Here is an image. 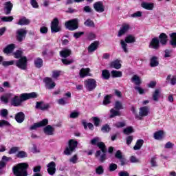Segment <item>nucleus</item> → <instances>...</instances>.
Segmentation results:
<instances>
[{
  "instance_id": "a878e982",
  "label": "nucleus",
  "mask_w": 176,
  "mask_h": 176,
  "mask_svg": "<svg viewBox=\"0 0 176 176\" xmlns=\"http://www.w3.org/2000/svg\"><path fill=\"white\" fill-rule=\"evenodd\" d=\"M34 63L36 68H42L43 67V60L41 58H35Z\"/></svg>"
},
{
  "instance_id": "4468645a",
  "label": "nucleus",
  "mask_w": 176,
  "mask_h": 176,
  "mask_svg": "<svg viewBox=\"0 0 176 176\" xmlns=\"http://www.w3.org/2000/svg\"><path fill=\"white\" fill-rule=\"evenodd\" d=\"M47 171L50 175H54L56 174V162H51L47 165Z\"/></svg>"
},
{
  "instance_id": "c03bdc74",
  "label": "nucleus",
  "mask_w": 176,
  "mask_h": 176,
  "mask_svg": "<svg viewBox=\"0 0 176 176\" xmlns=\"http://www.w3.org/2000/svg\"><path fill=\"white\" fill-rule=\"evenodd\" d=\"M27 153L23 151H19L16 154V157H18L19 159H24V157H27Z\"/></svg>"
},
{
  "instance_id": "ddd939ff",
  "label": "nucleus",
  "mask_w": 176,
  "mask_h": 176,
  "mask_svg": "<svg viewBox=\"0 0 176 176\" xmlns=\"http://www.w3.org/2000/svg\"><path fill=\"white\" fill-rule=\"evenodd\" d=\"M149 113V107L145 106L140 108L139 116H138L136 118L141 120V118H144L145 116H148Z\"/></svg>"
},
{
  "instance_id": "20e7f679",
  "label": "nucleus",
  "mask_w": 176,
  "mask_h": 176,
  "mask_svg": "<svg viewBox=\"0 0 176 176\" xmlns=\"http://www.w3.org/2000/svg\"><path fill=\"white\" fill-rule=\"evenodd\" d=\"M78 146V142L74 140H70L69 141V146L67 147L64 153L65 155H69L74 151H75V148H76Z\"/></svg>"
},
{
  "instance_id": "c85d7f7f",
  "label": "nucleus",
  "mask_w": 176,
  "mask_h": 176,
  "mask_svg": "<svg viewBox=\"0 0 176 176\" xmlns=\"http://www.w3.org/2000/svg\"><path fill=\"white\" fill-rule=\"evenodd\" d=\"M170 45L172 46V47L175 48L176 47V33H172L170 34Z\"/></svg>"
},
{
  "instance_id": "393cba45",
  "label": "nucleus",
  "mask_w": 176,
  "mask_h": 176,
  "mask_svg": "<svg viewBox=\"0 0 176 176\" xmlns=\"http://www.w3.org/2000/svg\"><path fill=\"white\" fill-rule=\"evenodd\" d=\"M90 69L89 68H82L80 70V73H79V75H80V78H85V76H90Z\"/></svg>"
},
{
  "instance_id": "09e8293b",
  "label": "nucleus",
  "mask_w": 176,
  "mask_h": 176,
  "mask_svg": "<svg viewBox=\"0 0 176 176\" xmlns=\"http://www.w3.org/2000/svg\"><path fill=\"white\" fill-rule=\"evenodd\" d=\"M101 130L102 133H109L111 131V127L108 124H106L101 128Z\"/></svg>"
},
{
  "instance_id": "052dcab7",
  "label": "nucleus",
  "mask_w": 176,
  "mask_h": 176,
  "mask_svg": "<svg viewBox=\"0 0 176 176\" xmlns=\"http://www.w3.org/2000/svg\"><path fill=\"white\" fill-rule=\"evenodd\" d=\"M114 126L118 129H120L122 127H124V126H126V123L124 122H118L114 124Z\"/></svg>"
},
{
  "instance_id": "3c124183",
  "label": "nucleus",
  "mask_w": 176,
  "mask_h": 176,
  "mask_svg": "<svg viewBox=\"0 0 176 176\" xmlns=\"http://www.w3.org/2000/svg\"><path fill=\"white\" fill-rule=\"evenodd\" d=\"M61 61L63 64H65V65H69L70 64L74 63L75 60L74 59L68 60L67 58H63L61 60Z\"/></svg>"
},
{
  "instance_id": "49530a36",
  "label": "nucleus",
  "mask_w": 176,
  "mask_h": 176,
  "mask_svg": "<svg viewBox=\"0 0 176 176\" xmlns=\"http://www.w3.org/2000/svg\"><path fill=\"white\" fill-rule=\"evenodd\" d=\"M84 25H86V27H95L94 21L91 19H87L84 23Z\"/></svg>"
},
{
  "instance_id": "4c0bfd02",
  "label": "nucleus",
  "mask_w": 176,
  "mask_h": 176,
  "mask_svg": "<svg viewBox=\"0 0 176 176\" xmlns=\"http://www.w3.org/2000/svg\"><path fill=\"white\" fill-rule=\"evenodd\" d=\"M111 76L113 78H122V73L120 71L113 70L111 71Z\"/></svg>"
},
{
  "instance_id": "338daca9",
  "label": "nucleus",
  "mask_w": 176,
  "mask_h": 176,
  "mask_svg": "<svg viewBox=\"0 0 176 176\" xmlns=\"http://www.w3.org/2000/svg\"><path fill=\"white\" fill-rule=\"evenodd\" d=\"M69 162L70 163H73V164L78 163V155H74L72 158H70Z\"/></svg>"
},
{
  "instance_id": "8fccbe9b",
  "label": "nucleus",
  "mask_w": 176,
  "mask_h": 176,
  "mask_svg": "<svg viewBox=\"0 0 176 176\" xmlns=\"http://www.w3.org/2000/svg\"><path fill=\"white\" fill-rule=\"evenodd\" d=\"M115 109L117 111H120V109H123V105L120 101H116L114 106Z\"/></svg>"
},
{
  "instance_id": "f03ea898",
  "label": "nucleus",
  "mask_w": 176,
  "mask_h": 176,
  "mask_svg": "<svg viewBox=\"0 0 176 176\" xmlns=\"http://www.w3.org/2000/svg\"><path fill=\"white\" fill-rule=\"evenodd\" d=\"M134 42H135V36L131 34L126 36L125 40H121L120 45L123 52H124V53H129L127 43H134Z\"/></svg>"
},
{
  "instance_id": "b1692460",
  "label": "nucleus",
  "mask_w": 176,
  "mask_h": 176,
  "mask_svg": "<svg viewBox=\"0 0 176 176\" xmlns=\"http://www.w3.org/2000/svg\"><path fill=\"white\" fill-rule=\"evenodd\" d=\"M72 53V51H71L70 49H63L62 51L60 52V56L63 58H67V57H69Z\"/></svg>"
},
{
  "instance_id": "680f3d73",
  "label": "nucleus",
  "mask_w": 176,
  "mask_h": 176,
  "mask_svg": "<svg viewBox=\"0 0 176 176\" xmlns=\"http://www.w3.org/2000/svg\"><path fill=\"white\" fill-rule=\"evenodd\" d=\"M142 16V12L138 11L131 15V17H133V19H135L137 17H141Z\"/></svg>"
},
{
  "instance_id": "0e129e2a",
  "label": "nucleus",
  "mask_w": 176,
  "mask_h": 176,
  "mask_svg": "<svg viewBox=\"0 0 176 176\" xmlns=\"http://www.w3.org/2000/svg\"><path fill=\"white\" fill-rule=\"evenodd\" d=\"M14 58H21V56H23V52L22 51H16L14 53Z\"/></svg>"
},
{
  "instance_id": "dca6fc26",
  "label": "nucleus",
  "mask_w": 176,
  "mask_h": 176,
  "mask_svg": "<svg viewBox=\"0 0 176 176\" xmlns=\"http://www.w3.org/2000/svg\"><path fill=\"white\" fill-rule=\"evenodd\" d=\"M35 108L36 109H41V111H46L50 108V105L45 104L43 102H36Z\"/></svg>"
},
{
  "instance_id": "13d9d810",
  "label": "nucleus",
  "mask_w": 176,
  "mask_h": 176,
  "mask_svg": "<svg viewBox=\"0 0 176 176\" xmlns=\"http://www.w3.org/2000/svg\"><path fill=\"white\" fill-rule=\"evenodd\" d=\"M21 101L23 102V101H27V100H30L28 94H23L20 96Z\"/></svg>"
},
{
  "instance_id": "c9c22d12",
  "label": "nucleus",
  "mask_w": 176,
  "mask_h": 176,
  "mask_svg": "<svg viewBox=\"0 0 176 176\" xmlns=\"http://www.w3.org/2000/svg\"><path fill=\"white\" fill-rule=\"evenodd\" d=\"M131 82H134L135 85L140 86V84L141 83V79L140 78V76L134 75L131 78Z\"/></svg>"
},
{
  "instance_id": "6e6552de",
  "label": "nucleus",
  "mask_w": 176,
  "mask_h": 176,
  "mask_svg": "<svg viewBox=\"0 0 176 176\" xmlns=\"http://www.w3.org/2000/svg\"><path fill=\"white\" fill-rule=\"evenodd\" d=\"M49 123L48 119H43L42 121L34 123L33 125L30 126V130H36L37 129H39V127H45V126H47Z\"/></svg>"
},
{
  "instance_id": "a211bd4d",
  "label": "nucleus",
  "mask_w": 176,
  "mask_h": 176,
  "mask_svg": "<svg viewBox=\"0 0 176 176\" xmlns=\"http://www.w3.org/2000/svg\"><path fill=\"white\" fill-rule=\"evenodd\" d=\"M160 41L159 39H157V38H153L149 45V47L151 49H155V50H157V49H159L160 47Z\"/></svg>"
},
{
  "instance_id": "aec40b11",
  "label": "nucleus",
  "mask_w": 176,
  "mask_h": 176,
  "mask_svg": "<svg viewBox=\"0 0 176 176\" xmlns=\"http://www.w3.org/2000/svg\"><path fill=\"white\" fill-rule=\"evenodd\" d=\"M43 131L46 135H53L54 134V128L52 125H47L43 128Z\"/></svg>"
},
{
  "instance_id": "e2e57ef3",
  "label": "nucleus",
  "mask_w": 176,
  "mask_h": 176,
  "mask_svg": "<svg viewBox=\"0 0 176 176\" xmlns=\"http://www.w3.org/2000/svg\"><path fill=\"white\" fill-rule=\"evenodd\" d=\"M82 35H85V32H78L74 34V38L76 39H78V38H80Z\"/></svg>"
},
{
  "instance_id": "0eeeda50",
  "label": "nucleus",
  "mask_w": 176,
  "mask_h": 176,
  "mask_svg": "<svg viewBox=\"0 0 176 176\" xmlns=\"http://www.w3.org/2000/svg\"><path fill=\"white\" fill-rule=\"evenodd\" d=\"M28 60H27V57L23 56L16 62V65L20 69L25 71L28 67Z\"/></svg>"
},
{
  "instance_id": "72a5a7b5",
  "label": "nucleus",
  "mask_w": 176,
  "mask_h": 176,
  "mask_svg": "<svg viewBox=\"0 0 176 176\" xmlns=\"http://www.w3.org/2000/svg\"><path fill=\"white\" fill-rule=\"evenodd\" d=\"M160 89H155L154 93L153 94V101H159V98H160Z\"/></svg>"
},
{
  "instance_id": "4d7b16f0",
  "label": "nucleus",
  "mask_w": 176,
  "mask_h": 176,
  "mask_svg": "<svg viewBox=\"0 0 176 176\" xmlns=\"http://www.w3.org/2000/svg\"><path fill=\"white\" fill-rule=\"evenodd\" d=\"M94 126H96V127H98V126H100V118H98V117H93L92 118Z\"/></svg>"
},
{
  "instance_id": "2f4dec72",
  "label": "nucleus",
  "mask_w": 176,
  "mask_h": 176,
  "mask_svg": "<svg viewBox=\"0 0 176 176\" xmlns=\"http://www.w3.org/2000/svg\"><path fill=\"white\" fill-rule=\"evenodd\" d=\"M159 65V60H157V57L153 56L150 60V67H155Z\"/></svg>"
},
{
  "instance_id": "603ef678",
  "label": "nucleus",
  "mask_w": 176,
  "mask_h": 176,
  "mask_svg": "<svg viewBox=\"0 0 176 176\" xmlns=\"http://www.w3.org/2000/svg\"><path fill=\"white\" fill-rule=\"evenodd\" d=\"M1 21L4 23H10V21H13V16H3L1 17Z\"/></svg>"
},
{
  "instance_id": "9b49d317",
  "label": "nucleus",
  "mask_w": 176,
  "mask_h": 176,
  "mask_svg": "<svg viewBox=\"0 0 176 176\" xmlns=\"http://www.w3.org/2000/svg\"><path fill=\"white\" fill-rule=\"evenodd\" d=\"M129 30H130V24L129 23H124L122 24V27L120 28L118 36V38H120V36H123L124 34H126V32H129Z\"/></svg>"
},
{
  "instance_id": "412c9836",
  "label": "nucleus",
  "mask_w": 176,
  "mask_h": 176,
  "mask_svg": "<svg viewBox=\"0 0 176 176\" xmlns=\"http://www.w3.org/2000/svg\"><path fill=\"white\" fill-rule=\"evenodd\" d=\"M98 45H100V43L97 41L92 43L89 47H88V53H93V52H96L98 47Z\"/></svg>"
},
{
  "instance_id": "5701e85b",
  "label": "nucleus",
  "mask_w": 176,
  "mask_h": 176,
  "mask_svg": "<svg viewBox=\"0 0 176 176\" xmlns=\"http://www.w3.org/2000/svg\"><path fill=\"white\" fill-rule=\"evenodd\" d=\"M110 67L111 68H115V69H120L122 68V64L120 63V60L116 59V60L111 62Z\"/></svg>"
},
{
  "instance_id": "423d86ee",
  "label": "nucleus",
  "mask_w": 176,
  "mask_h": 176,
  "mask_svg": "<svg viewBox=\"0 0 176 176\" xmlns=\"http://www.w3.org/2000/svg\"><path fill=\"white\" fill-rule=\"evenodd\" d=\"M61 31V26L58 18H54L51 22V32L56 33Z\"/></svg>"
},
{
  "instance_id": "9d476101",
  "label": "nucleus",
  "mask_w": 176,
  "mask_h": 176,
  "mask_svg": "<svg viewBox=\"0 0 176 176\" xmlns=\"http://www.w3.org/2000/svg\"><path fill=\"white\" fill-rule=\"evenodd\" d=\"M95 156L98 158L99 162L104 163V161L107 160V151H97Z\"/></svg>"
},
{
  "instance_id": "58836bf2",
  "label": "nucleus",
  "mask_w": 176,
  "mask_h": 176,
  "mask_svg": "<svg viewBox=\"0 0 176 176\" xmlns=\"http://www.w3.org/2000/svg\"><path fill=\"white\" fill-rule=\"evenodd\" d=\"M123 133L126 135H129L131 134V133H134V129H133V126H128L123 130Z\"/></svg>"
},
{
  "instance_id": "cd10ccee",
  "label": "nucleus",
  "mask_w": 176,
  "mask_h": 176,
  "mask_svg": "<svg viewBox=\"0 0 176 176\" xmlns=\"http://www.w3.org/2000/svg\"><path fill=\"white\" fill-rule=\"evenodd\" d=\"M144 145V140L142 139H140L137 140L135 145L133 146L134 151H140L141 148H142V146Z\"/></svg>"
},
{
  "instance_id": "4be33fe9",
  "label": "nucleus",
  "mask_w": 176,
  "mask_h": 176,
  "mask_svg": "<svg viewBox=\"0 0 176 176\" xmlns=\"http://www.w3.org/2000/svg\"><path fill=\"white\" fill-rule=\"evenodd\" d=\"M21 103V98H19V96H14L11 100V105H13L14 107H20Z\"/></svg>"
},
{
  "instance_id": "864d4df0",
  "label": "nucleus",
  "mask_w": 176,
  "mask_h": 176,
  "mask_svg": "<svg viewBox=\"0 0 176 176\" xmlns=\"http://www.w3.org/2000/svg\"><path fill=\"white\" fill-rule=\"evenodd\" d=\"M116 170H118V165L114 163H111L109 165V171H115Z\"/></svg>"
},
{
  "instance_id": "f257e3e1",
  "label": "nucleus",
  "mask_w": 176,
  "mask_h": 176,
  "mask_svg": "<svg viewBox=\"0 0 176 176\" xmlns=\"http://www.w3.org/2000/svg\"><path fill=\"white\" fill-rule=\"evenodd\" d=\"M28 167H29L28 164L25 162L20 163L16 166H13L12 171L14 173V175L15 176L28 175V172H27Z\"/></svg>"
},
{
  "instance_id": "7c9ffc66",
  "label": "nucleus",
  "mask_w": 176,
  "mask_h": 176,
  "mask_svg": "<svg viewBox=\"0 0 176 176\" xmlns=\"http://www.w3.org/2000/svg\"><path fill=\"white\" fill-rule=\"evenodd\" d=\"M142 8L146 9V10H152L153 9V3L142 2L141 4Z\"/></svg>"
},
{
  "instance_id": "774afa93",
  "label": "nucleus",
  "mask_w": 176,
  "mask_h": 176,
  "mask_svg": "<svg viewBox=\"0 0 176 176\" xmlns=\"http://www.w3.org/2000/svg\"><path fill=\"white\" fill-rule=\"evenodd\" d=\"M4 126H10V123L4 120H0V127H3Z\"/></svg>"
},
{
  "instance_id": "a18cd8bd",
  "label": "nucleus",
  "mask_w": 176,
  "mask_h": 176,
  "mask_svg": "<svg viewBox=\"0 0 176 176\" xmlns=\"http://www.w3.org/2000/svg\"><path fill=\"white\" fill-rule=\"evenodd\" d=\"M19 151H20V147L14 146L10 149V151H8V154L13 155L19 152Z\"/></svg>"
},
{
  "instance_id": "de8ad7c7",
  "label": "nucleus",
  "mask_w": 176,
  "mask_h": 176,
  "mask_svg": "<svg viewBox=\"0 0 176 176\" xmlns=\"http://www.w3.org/2000/svg\"><path fill=\"white\" fill-rule=\"evenodd\" d=\"M96 173L98 175H102L104 174V167L102 166H99L96 168Z\"/></svg>"
},
{
  "instance_id": "f8f14e48",
  "label": "nucleus",
  "mask_w": 176,
  "mask_h": 176,
  "mask_svg": "<svg viewBox=\"0 0 176 176\" xmlns=\"http://www.w3.org/2000/svg\"><path fill=\"white\" fill-rule=\"evenodd\" d=\"M94 9L98 13H103V12H105V7L102 1H97L94 3Z\"/></svg>"
},
{
  "instance_id": "a19ab883",
  "label": "nucleus",
  "mask_w": 176,
  "mask_h": 176,
  "mask_svg": "<svg viewBox=\"0 0 176 176\" xmlns=\"http://www.w3.org/2000/svg\"><path fill=\"white\" fill-rule=\"evenodd\" d=\"M102 76L103 79L108 80L109 79V76H111V74H109V72L107 69L102 71Z\"/></svg>"
},
{
  "instance_id": "2eb2a0df",
  "label": "nucleus",
  "mask_w": 176,
  "mask_h": 176,
  "mask_svg": "<svg viewBox=\"0 0 176 176\" xmlns=\"http://www.w3.org/2000/svg\"><path fill=\"white\" fill-rule=\"evenodd\" d=\"M25 35H27V30L25 29H19L16 31V39L19 42L23 41V39L25 38Z\"/></svg>"
},
{
  "instance_id": "6ab92c4d",
  "label": "nucleus",
  "mask_w": 176,
  "mask_h": 176,
  "mask_svg": "<svg viewBox=\"0 0 176 176\" xmlns=\"http://www.w3.org/2000/svg\"><path fill=\"white\" fill-rule=\"evenodd\" d=\"M14 119L17 123H23L25 119V114L21 111L19 112L15 115Z\"/></svg>"
},
{
  "instance_id": "6e6d98bb",
  "label": "nucleus",
  "mask_w": 176,
  "mask_h": 176,
  "mask_svg": "<svg viewBox=\"0 0 176 176\" xmlns=\"http://www.w3.org/2000/svg\"><path fill=\"white\" fill-rule=\"evenodd\" d=\"M58 104H59V105H65L68 104V100L67 98H62L58 100Z\"/></svg>"
},
{
  "instance_id": "ea45409f",
  "label": "nucleus",
  "mask_w": 176,
  "mask_h": 176,
  "mask_svg": "<svg viewBox=\"0 0 176 176\" xmlns=\"http://www.w3.org/2000/svg\"><path fill=\"white\" fill-rule=\"evenodd\" d=\"M111 98H112V95H107L104 96L103 105H108V104H111Z\"/></svg>"
},
{
  "instance_id": "39448f33",
  "label": "nucleus",
  "mask_w": 176,
  "mask_h": 176,
  "mask_svg": "<svg viewBox=\"0 0 176 176\" xmlns=\"http://www.w3.org/2000/svg\"><path fill=\"white\" fill-rule=\"evenodd\" d=\"M65 25L69 31H75V30H78V28H79L78 19H72L65 22Z\"/></svg>"
},
{
  "instance_id": "7ed1b4c3",
  "label": "nucleus",
  "mask_w": 176,
  "mask_h": 176,
  "mask_svg": "<svg viewBox=\"0 0 176 176\" xmlns=\"http://www.w3.org/2000/svg\"><path fill=\"white\" fill-rule=\"evenodd\" d=\"M84 86L88 91H93L97 87V81L94 78H88L84 81Z\"/></svg>"
},
{
  "instance_id": "f704fd0d",
  "label": "nucleus",
  "mask_w": 176,
  "mask_h": 176,
  "mask_svg": "<svg viewBox=\"0 0 176 176\" xmlns=\"http://www.w3.org/2000/svg\"><path fill=\"white\" fill-rule=\"evenodd\" d=\"M164 133L163 131H159L154 133V138L155 140H162L163 138V135Z\"/></svg>"
},
{
  "instance_id": "69168bd1",
  "label": "nucleus",
  "mask_w": 176,
  "mask_h": 176,
  "mask_svg": "<svg viewBox=\"0 0 176 176\" xmlns=\"http://www.w3.org/2000/svg\"><path fill=\"white\" fill-rule=\"evenodd\" d=\"M100 138L96 137L91 140V145H97V144H98V142H100Z\"/></svg>"
},
{
  "instance_id": "bb28decb",
  "label": "nucleus",
  "mask_w": 176,
  "mask_h": 176,
  "mask_svg": "<svg viewBox=\"0 0 176 176\" xmlns=\"http://www.w3.org/2000/svg\"><path fill=\"white\" fill-rule=\"evenodd\" d=\"M14 50V44H10L6 47V48L3 50V53L6 54H10V53H12Z\"/></svg>"
},
{
  "instance_id": "f3484780",
  "label": "nucleus",
  "mask_w": 176,
  "mask_h": 176,
  "mask_svg": "<svg viewBox=\"0 0 176 176\" xmlns=\"http://www.w3.org/2000/svg\"><path fill=\"white\" fill-rule=\"evenodd\" d=\"M12 9H13V3L10 1H7L4 3V12L5 14H10L12 12Z\"/></svg>"
},
{
  "instance_id": "79ce46f5",
  "label": "nucleus",
  "mask_w": 176,
  "mask_h": 176,
  "mask_svg": "<svg viewBox=\"0 0 176 176\" xmlns=\"http://www.w3.org/2000/svg\"><path fill=\"white\" fill-rule=\"evenodd\" d=\"M170 85H172L173 86H174V85H176V76H175L168 75L167 76L166 80H170Z\"/></svg>"
},
{
  "instance_id": "5fc2aeb1",
  "label": "nucleus",
  "mask_w": 176,
  "mask_h": 176,
  "mask_svg": "<svg viewBox=\"0 0 176 176\" xmlns=\"http://www.w3.org/2000/svg\"><path fill=\"white\" fill-rule=\"evenodd\" d=\"M60 75H61V71L54 70L52 72V77L54 79H57V78H58L60 76Z\"/></svg>"
},
{
  "instance_id": "37998d69",
  "label": "nucleus",
  "mask_w": 176,
  "mask_h": 176,
  "mask_svg": "<svg viewBox=\"0 0 176 176\" xmlns=\"http://www.w3.org/2000/svg\"><path fill=\"white\" fill-rule=\"evenodd\" d=\"M97 146H98L99 148L100 149L99 151H102V152L107 151V146H105V144L102 142H98Z\"/></svg>"
},
{
  "instance_id": "e433bc0d",
  "label": "nucleus",
  "mask_w": 176,
  "mask_h": 176,
  "mask_svg": "<svg viewBox=\"0 0 176 176\" xmlns=\"http://www.w3.org/2000/svg\"><path fill=\"white\" fill-rule=\"evenodd\" d=\"M30 21L25 17L21 19L17 23L18 25H28Z\"/></svg>"
},
{
  "instance_id": "473e14b6",
  "label": "nucleus",
  "mask_w": 176,
  "mask_h": 176,
  "mask_svg": "<svg viewBox=\"0 0 176 176\" xmlns=\"http://www.w3.org/2000/svg\"><path fill=\"white\" fill-rule=\"evenodd\" d=\"M110 119H112V118H115L116 116H120L122 113L118 110H116L115 109H111L110 110Z\"/></svg>"
},
{
  "instance_id": "bf43d9fd",
  "label": "nucleus",
  "mask_w": 176,
  "mask_h": 176,
  "mask_svg": "<svg viewBox=\"0 0 176 176\" xmlns=\"http://www.w3.org/2000/svg\"><path fill=\"white\" fill-rule=\"evenodd\" d=\"M70 119H76V118H79V112L73 111L69 115Z\"/></svg>"
},
{
  "instance_id": "1a4fd4ad",
  "label": "nucleus",
  "mask_w": 176,
  "mask_h": 176,
  "mask_svg": "<svg viewBox=\"0 0 176 176\" xmlns=\"http://www.w3.org/2000/svg\"><path fill=\"white\" fill-rule=\"evenodd\" d=\"M44 82L45 83V87L48 90H52V89H54L56 87V82L53 81V79L52 78L46 77L44 78Z\"/></svg>"
},
{
  "instance_id": "c756f323",
  "label": "nucleus",
  "mask_w": 176,
  "mask_h": 176,
  "mask_svg": "<svg viewBox=\"0 0 176 176\" xmlns=\"http://www.w3.org/2000/svg\"><path fill=\"white\" fill-rule=\"evenodd\" d=\"M159 38L162 45H167V34L165 33H162L159 36Z\"/></svg>"
}]
</instances>
